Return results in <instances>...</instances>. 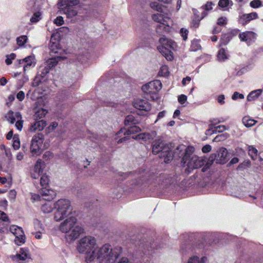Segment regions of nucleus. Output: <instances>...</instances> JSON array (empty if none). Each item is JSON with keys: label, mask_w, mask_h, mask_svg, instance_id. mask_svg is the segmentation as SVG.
<instances>
[{"label": "nucleus", "mask_w": 263, "mask_h": 263, "mask_svg": "<svg viewBox=\"0 0 263 263\" xmlns=\"http://www.w3.org/2000/svg\"><path fill=\"white\" fill-rule=\"evenodd\" d=\"M187 33L188 31L186 29H184L183 28H182L180 30V34H181V36L183 37V40H186L187 37Z\"/></svg>", "instance_id": "4d7b16f0"}, {"label": "nucleus", "mask_w": 263, "mask_h": 263, "mask_svg": "<svg viewBox=\"0 0 263 263\" xmlns=\"http://www.w3.org/2000/svg\"><path fill=\"white\" fill-rule=\"evenodd\" d=\"M212 2H208L205 5L203 6L202 8L207 11L211 10L212 9Z\"/></svg>", "instance_id": "680f3d73"}, {"label": "nucleus", "mask_w": 263, "mask_h": 263, "mask_svg": "<svg viewBox=\"0 0 263 263\" xmlns=\"http://www.w3.org/2000/svg\"><path fill=\"white\" fill-rule=\"evenodd\" d=\"M258 17V14L256 12H252L249 14H245L241 17V20L242 21V24L245 25L251 20L256 19Z\"/></svg>", "instance_id": "412c9836"}, {"label": "nucleus", "mask_w": 263, "mask_h": 263, "mask_svg": "<svg viewBox=\"0 0 263 263\" xmlns=\"http://www.w3.org/2000/svg\"><path fill=\"white\" fill-rule=\"evenodd\" d=\"M44 168V162L41 159L37 160L31 172V177L35 179L39 178L43 174Z\"/></svg>", "instance_id": "f8f14e48"}, {"label": "nucleus", "mask_w": 263, "mask_h": 263, "mask_svg": "<svg viewBox=\"0 0 263 263\" xmlns=\"http://www.w3.org/2000/svg\"><path fill=\"white\" fill-rule=\"evenodd\" d=\"M187 100V97L184 95H181L178 97V102L181 104H184Z\"/></svg>", "instance_id": "5fc2aeb1"}, {"label": "nucleus", "mask_w": 263, "mask_h": 263, "mask_svg": "<svg viewBox=\"0 0 263 263\" xmlns=\"http://www.w3.org/2000/svg\"><path fill=\"white\" fill-rule=\"evenodd\" d=\"M206 14L207 13L204 12L202 13V15L201 17L196 18L195 20H193L192 23L193 26L195 28L198 27L200 20L202 19Z\"/></svg>", "instance_id": "79ce46f5"}, {"label": "nucleus", "mask_w": 263, "mask_h": 263, "mask_svg": "<svg viewBox=\"0 0 263 263\" xmlns=\"http://www.w3.org/2000/svg\"><path fill=\"white\" fill-rule=\"evenodd\" d=\"M46 126V122L43 120L35 121L32 124L29 130L33 132L37 130H42Z\"/></svg>", "instance_id": "a211bd4d"}, {"label": "nucleus", "mask_w": 263, "mask_h": 263, "mask_svg": "<svg viewBox=\"0 0 263 263\" xmlns=\"http://www.w3.org/2000/svg\"><path fill=\"white\" fill-rule=\"evenodd\" d=\"M41 13L40 12H35L33 14V16L30 19V21L31 23H36L40 19Z\"/></svg>", "instance_id": "c03bdc74"}, {"label": "nucleus", "mask_w": 263, "mask_h": 263, "mask_svg": "<svg viewBox=\"0 0 263 263\" xmlns=\"http://www.w3.org/2000/svg\"><path fill=\"white\" fill-rule=\"evenodd\" d=\"M168 69L166 66H162L159 72V75L163 77H166L168 76Z\"/></svg>", "instance_id": "ea45409f"}, {"label": "nucleus", "mask_w": 263, "mask_h": 263, "mask_svg": "<svg viewBox=\"0 0 263 263\" xmlns=\"http://www.w3.org/2000/svg\"><path fill=\"white\" fill-rule=\"evenodd\" d=\"M216 163L224 164L228 160V153L226 148L221 147L217 152Z\"/></svg>", "instance_id": "2eb2a0df"}, {"label": "nucleus", "mask_w": 263, "mask_h": 263, "mask_svg": "<svg viewBox=\"0 0 263 263\" xmlns=\"http://www.w3.org/2000/svg\"><path fill=\"white\" fill-rule=\"evenodd\" d=\"M54 35H52L51 37L50 43L49 44V48L50 49V52L54 54H57V55H61L65 52L64 49H63L60 46L59 43L58 41L53 42Z\"/></svg>", "instance_id": "ddd939ff"}, {"label": "nucleus", "mask_w": 263, "mask_h": 263, "mask_svg": "<svg viewBox=\"0 0 263 263\" xmlns=\"http://www.w3.org/2000/svg\"><path fill=\"white\" fill-rule=\"evenodd\" d=\"M254 36V33L251 31H247L240 33L239 35V38L241 41L248 42L251 40V38Z\"/></svg>", "instance_id": "b1692460"}, {"label": "nucleus", "mask_w": 263, "mask_h": 263, "mask_svg": "<svg viewBox=\"0 0 263 263\" xmlns=\"http://www.w3.org/2000/svg\"><path fill=\"white\" fill-rule=\"evenodd\" d=\"M41 210L44 213H50L53 210L52 203L50 201L46 202L42 205Z\"/></svg>", "instance_id": "7c9ffc66"}, {"label": "nucleus", "mask_w": 263, "mask_h": 263, "mask_svg": "<svg viewBox=\"0 0 263 263\" xmlns=\"http://www.w3.org/2000/svg\"><path fill=\"white\" fill-rule=\"evenodd\" d=\"M0 219L4 221H9V218L7 214L4 212L0 211Z\"/></svg>", "instance_id": "6e6d98bb"}, {"label": "nucleus", "mask_w": 263, "mask_h": 263, "mask_svg": "<svg viewBox=\"0 0 263 263\" xmlns=\"http://www.w3.org/2000/svg\"><path fill=\"white\" fill-rule=\"evenodd\" d=\"M191 48L192 51H197L201 48V46L198 41L194 40L192 43Z\"/></svg>", "instance_id": "37998d69"}, {"label": "nucleus", "mask_w": 263, "mask_h": 263, "mask_svg": "<svg viewBox=\"0 0 263 263\" xmlns=\"http://www.w3.org/2000/svg\"><path fill=\"white\" fill-rule=\"evenodd\" d=\"M133 138L136 140H142L146 142L152 139V136L149 133H142L140 134L135 137H133Z\"/></svg>", "instance_id": "a878e982"}, {"label": "nucleus", "mask_w": 263, "mask_h": 263, "mask_svg": "<svg viewBox=\"0 0 263 263\" xmlns=\"http://www.w3.org/2000/svg\"><path fill=\"white\" fill-rule=\"evenodd\" d=\"M227 138V134H221L217 136L214 139L213 142H218L224 140Z\"/></svg>", "instance_id": "de8ad7c7"}, {"label": "nucleus", "mask_w": 263, "mask_h": 263, "mask_svg": "<svg viewBox=\"0 0 263 263\" xmlns=\"http://www.w3.org/2000/svg\"><path fill=\"white\" fill-rule=\"evenodd\" d=\"M79 3V0H61L58 3V5L67 17L72 18L78 13L77 10L73 6L78 5Z\"/></svg>", "instance_id": "423d86ee"}, {"label": "nucleus", "mask_w": 263, "mask_h": 263, "mask_svg": "<svg viewBox=\"0 0 263 263\" xmlns=\"http://www.w3.org/2000/svg\"><path fill=\"white\" fill-rule=\"evenodd\" d=\"M58 123L56 122H52L48 126V128L50 131H52L58 126Z\"/></svg>", "instance_id": "e2e57ef3"}, {"label": "nucleus", "mask_w": 263, "mask_h": 263, "mask_svg": "<svg viewBox=\"0 0 263 263\" xmlns=\"http://www.w3.org/2000/svg\"><path fill=\"white\" fill-rule=\"evenodd\" d=\"M159 42L161 45L158 47V50L167 60L172 61L174 58L173 54L169 49H174L176 47L175 43L164 36L159 39Z\"/></svg>", "instance_id": "0eeeda50"}, {"label": "nucleus", "mask_w": 263, "mask_h": 263, "mask_svg": "<svg viewBox=\"0 0 263 263\" xmlns=\"http://www.w3.org/2000/svg\"><path fill=\"white\" fill-rule=\"evenodd\" d=\"M52 157V154L51 152L48 151L45 153V154L43 155L44 158L46 159V160H48L50 157Z\"/></svg>", "instance_id": "774afa93"}, {"label": "nucleus", "mask_w": 263, "mask_h": 263, "mask_svg": "<svg viewBox=\"0 0 263 263\" xmlns=\"http://www.w3.org/2000/svg\"><path fill=\"white\" fill-rule=\"evenodd\" d=\"M6 57L7 59H6L5 62L7 65H10L12 63V60L14 59L15 54L14 53H11L10 55H7Z\"/></svg>", "instance_id": "8fccbe9b"}, {"label": "nucleus", "mask_w": 263, "mask_h": 263, "mask_svg": "<svg viewBox=\"0 0 263 263\" xmlns=\"http://www.w3.org/2000/svg\"><path fill=\"white\" fill-rule=\"evenodd\" d=\"M54 23L57 25L60 26L64 24L63 18L62 16L57 17L54 21Z\"/></svg>", "instance_id": "864d4df0"}, {"label": "nucleus", "mask_w": 263, "mask_h": 263, "mask_svg": "<svg viewBox=\"0 0 263 263\" xmlns=\"http://www.w3.org/2000/svg\"><path fill=\"white\" fill-rule=\"evenodd\" d=\"M42 194L43 196L47 197V200H50L52 199L55 196V193L52 190H47L46 189H43L42 191Z\"/></svg>", "instance_id": "cd10ccee"}, {"label": "nucleus", "mask_w": 263, "mask_h": 263, "mask_svg": "<svg viewBox=\"0 0 263 263\" xmlns=\"http://www.w3.org/2000/svg\"><path fill=\"white\" fill-rule=\"evenodd\" d=\"M170 17L167 14H154L152 15V18L155 21L160 24L157 27V32L159 33H162V30L166 29V27L168 26L166 25V20L169 19Z\"/></svg>", "instance_id": "9d476101"}, {"label": "nucleus", "mask_w": 263, "mask_h": 263, "mask_svg": "<svg viewBox=\"0 0 263 263\" xmlns=\"http://www.w3.org/2000/svg\"><path fill=\"white\" fill-rule=\"evenodd\" d=\"M262 3L260 0H253L250 2V6L254 8H257L261 6Z\"/></svg>", "instance_id": "a18cd8bd"}, {"label": "nucleus", "mask_w": 263, "mask_h": 263, "mask_svg": "<svg viewBox=\"0 0 263 263\" xmlns=\"http://www.w3.org/2000/svg\"><path fill=\"white\" fill-rule=\"evenodd\" d=\"M15 257L19 260H24L27 258H30V255L26 249H21L20 253L15 256Z\"/></svg>", "instance_id": "4be33fe9"}, {"label": "nucleus", "mask_w": 263, "mask_h": 263, "mask_svg": "<svg viewBox=\"0 0 263 263\" xmlns=\"http://www.w3.org/2000/svg\"><path fill=\"white\" fill-rule=\"evenodd\" d=\"M152 153L159 155V157L164 159L165 163H168L173 158V153L170 145L161 139L155 140L152 144Z\"/></svg>", "instance_id": "20e7f679"}, {"label": "nucleus", "mask_w": 263, "mask_h": 263, "mask_svg": "<svg viewBox=\"0 0 263 263\" xmlns=\"http://www.w3.org/2000/svg\"><path fill=\"white\" fill-rule=\"evenodd\" d=\"M216 132H222L226 129V126L224 125H219L215 127Z\"/></svg>", "instance_id": "338daca9"}, {"label": "nucleus", "mask_w": 263, "mask_h": 263, "mask_svg": "<svg viewBox=\"0 0 263 263\" xmlns=\"http://www.w3.org/2000/svg\"><path fill=\"white\" fill-rule=\"evenodd\" d=\"M13 147L15 149H18L20 147V142L17 138L15 136L13 138Z\"/></svg>", "instance_id": "09e8293b"}, {"label": "nucleus", "mask_w": 263, "mask_h": 263, "mask_svg": "<svg viewBox=\"0 0 263 263\" xmlns=\"http://www.w3.org/2000/svg\"><path fill=\"white\" fill-rule=\"evenodd\" d=\"M10 232L15 235L14 241L17 245H21L25 242V235L22 229L16 226H12L10 228Z\"/></svg>", "instance_id": "9b49d317"}, {"label": "nucleus", "mask_w": 263, "mask_h": 263, "mask_svg": "<svg viewBox=\"0 0 263 263\" xmlns=\"http://www.w3.org/2000/svg\"><path fill=\"white\" fill-rule=\"evenodd\" d=\"M227 20L225 17H220L218 20L217 24L219 25H223L226 24Z\"/></svg>", "instance_id": "69168bd1"}, {"label": "nucleus", "mask_w": 263, "mask_h": 263, "mask_svg": "<svg viewBox=\"0 0 263 263\" xmlns=\"http://www.w3.org/2000/svg\"><path fill=\"white\" fill-rule=\"evenodd\" d=\"M141 131L140 127L137 126H133L130 127L129 129L126 130L125 129H121L118 133L117 135L123 134L124 135H130L134 134Z\"/></svg>", "instance_id": "f3484780"}, {"label": "nucleus", "mask_w": 263, "mask_h": 263, "mask_svg": "<svg viewBox=\"0 0 263 263\" xmlns=\"http://www.w3.org/2000/svg\"><path fill=\"white\" fill-rule=\"evenodd\" d=\"M44 81L45 79L43 78V76L37 74L34 78L31 83V86L34 87H37Z\"/></svg>", "instance_id": "473e14b6"}, {"label": "nucleus", "mask_w": 263, "mask_h": 263, "mask_svg": "<svg viewBox=\"0 0 263 263\" xmlns=\"http://www.w3.org/2000/svg\"><path fill=\"white\" fill-rule=\"evenodd\" d=\"M138 123L139 121L132 115L126 116L124 120V123L126 126H128L130 124H136Z\"/></svg>", "instance_id": "c85d7f7f"}, {"label": "nucleus", "mask_w": 263, "mask_h": 263, "mask_svg": "<svg viewBox=\"0 0 263 263\" xmlns=\"http://www.w3.org/2000/svg\"><path fill=\"white\" fill-rule=\"evenodd\" d=\"M206 258L203 257L201 258L197 256H193L190 258L187 263H205Z\"/></svg>", "instance_id": "2f4dec72"}, {"label": "nucleus", "mask_w": 263, "mask_h": 263, "mask_svg": "<svg viewBox=\"0 0 263 263\" xmlns=\"http://www.w3.org/2000/svg\"><path fill=\"white\" fill-rule=\"evenodd\" d=\"M34 56H28L25 58L24 59L20 60L19 61L20 64H22L23 63H26V64L24 65V70L25 71L26 70V68L28 66H30L32 65L33 62H34Z\"/></svg>", "instance_id": "5701e85b"}, {"label": "nucleus", "mask_w": 263, "mask_h": 263, "mask_svg": "<svg viewBox=\"0 0 263 263\" xmlns=\"http://www.w3.org/2000/svg\"><path fill=\"white\" fill-rule=\"evenodd\" d=\"M16 98L20 101H23L25 98V93L23 91H19L16 95Z\"/></svg>", "instance_id": "13d9d810"}, {"label": "nucleus", "mask_w": 263, "mask_h": 263, "mask_svg": "<svg viewBox=\"0 0 263 263\" xmlns=\"http://www.w3.org/2000/svg\"><path fill=\"white\" fill-rule=\"evenodd\" d=\"M238 98L240 99H243L244 96L241 93H239L237 92H235L232 96V99L236 100V99H238Z\"/></svg>", "instance_id": "bf43d9fd"}, {"label": "nucleus", "mask_w": 263, "mask_h": 263, "mask_svg": "<svg viewBox=\"0 0 263 263\" xmlns=\"http://www.w3.org/2000/svg\"><path fill=\"white\" fill-rule=\"evenodd\" d=\"M151 7L154 10L161 13H164V8H165L161 4L157 2H153L151 4Z\"/></svg>", "instance_id": "72a5a7b5"}, {"label": "nucleus", "mask_w": 263, "mask_h": 263, "mask_svg": "<svg viewBox=\"0 0 263 263\" xmlns=\"http://www.w3.org/2000/svg\"><path fill=\"white\" fill-rule=\"evenodd\" d=\"M139 247L144 252L149 251L154 248L152 242L145 239L140 240Z\"/></svg>", "instance_id": "6ab92c4d"}, {"label": "nucleus", "mask_w": 263, "mask_h": 263, "mask_svg": "<svg viewBox=\"0 0 263 263\" xmlns=\"http://www.w3.org/2000/svg\"><path fill=\"white\" fill-rule=\"evenodd\" d=\"M134 107L141 110L148 111L151 110V106L150 104L146 101L142 99H137L134 102Z\"/></svg>", "instance_id": "4468645a"}, {"label": "nucleus", "mask_w": 263, "mask_h": 263, "mask_svg": "<svg viewBox=\"0 0 263 263\" xmlns=\"http://www.w3.org/2000/svg\"><path fill=\"white\" fill-rule=\"evenodd\" d=\"M212 149L211 146L209 144H206L203 146L202 148V151L204 153H206L210 152Z\"/></svg>", "instance_id": "052dcab7"}, {"label": "nucleus", "mask_w": 263, "mask_h": 263, "mask_svg": "<svg viewBox=\"0 0 263 263\" xmlns=\"http://www.w3.org/2000/svg\"><path fill=\"white\" fill-rule=\"evenodd\" d=\"M217 158V154L216 153H213L211 154L210 157H209V159L207 161V162L205 164V167H204L202 170L203 171H205V170L208 168L214 162V161L216 162V159Z\"/></svg>", "instance_id": "bb28decb"}, {"label": "nucleus", "mask_w": 263, "mask_h": 263, "mask_svg": "<svg viewBox=\"0 0 263 263\" xmlns=\"http://www.w3.org/2000/svg\"><path fill=\"white\" fill-rule=\"evenodd\" d=\"M56 211L54 213V219L57 221H61L69 216L72 212L70 201L66 199H61L54 203Z\"/></svg>", "instance_id": "39448f33"}, {"label": "nucleus", "mask_w": 263, "mask_h": 263, "mask_svg": "<svg viewBox=\"0 0 263 263\" xmlns=\"http://www.w3.org/2000/svg\"><path fill=\"white\" fill-rule=\"evenodd\" d=\"M18 120L15 123L16 127L19 130H21L23 127V121L21 120V119H18Z\"/></svg>", "instance_id": "0e129e2a"}, {"label": "nucleus", "mask_w": 263, "mask_h": 263, "mask_svg": "<svg viewBox=\"0 0 263 263\" xmlns=\"http://www.w3.org/2000/svg\"><path fill=\"white\" fill-rule=\"evenodd\" d=\"M249 154L250 156L254 159L257 156V150L252 146L248 147Z\"/></svg>", "instance_id": "58836bf2"}, {"label": "nucleus", "mask_w": 263, "mask_h": 263, "mask_svg": "<svg viewBox=\"0 0 263 263\" xmlns=\"http://www.w3.org/2000/svg\"><path fill=\"white\" fill-rule=\"evenodd\" d=\"M177 149L184 151L181 164L183 167L186 166L188 171L190 172L194 169L201 167L204 164L205 161L203 158L194 154V147H186L185 145H181L178 147Z\"/></svg>", "instance_id": "f03ea898"}, {"label": "nucleus", "mask_w": 263, "mask_h": 263, "mask_svg": "<svg viewBox=\"0 0 263 263\" xmlns=\"http://www.w3.org/2000/svg\"><path fill=\"white\" fill-rule=\"evenodd\" d=\"M48 111L46 109L40 108L35 112L33 115L34 119L35 120L41 119L44 118L47 114Z\"/></svg>", "instance_id": "393cba45"}, {"label": "nucleus", "mask_w": 263, "mask_h": 263, "mask_svg": "<svg viewBox=\"0 0 263 263\" xmlns=\"http://www.w3.org/2000/svg\"><path fill=\"white\" fill-rule=\"evenodd\" d=\"M127 136L128 135H124L123 134L118 136L117 135V137L115 138V140H117L118 143H121L128 140L129 138Z\"/></svg>", "instance_id": "4c0bfd02"}, {"label": "nucleus", "mask_w": 263, "mask_h": 263, "mask_svg": "<svg viewBox=\"0 0 263 263\" xmlns=\"http://www.w3.org/2000/svg\"><path fill=\"white\" fill-rule=\"evenodd\" d=\"M5 118L11 124H13L16 119H21L22 116L20 112H17L14 114L12 111L10 110L5 115Z\"/></svg>", "instance_id": "aec40b11"}, {"label": "nucleus", "mask_w": 263, "mask_h": 263, "mask_svg": "<svg viewBox=\"0 0 263 263\" xmlns=\"http://www.w3.org/2000/svg\"><path fill=\"white\" fill-rule=\"evenodd\" d=\"M229 4V0H220L218 3V5L221 8H224L228 6Z\"/></svg>", "instance_id": "603ef678"}, {"label": "nucleus", "mask_w": 263, "mask_h": 263, "mask_svg": "<svg viewBox=\"0 0 263 263\" xmlns=\"http://www.w3.org/2000/svg\"><path fill=\"white\" fill-rule=\"evenodd\" d=\"M217 58L219 61H224L228 59V55L223 48H221L219 50L217 54Z\"/></svg>", "instance_id": "e433bc0d"}, {"label": "nucleus", "mask_w": 263, "mask_h": 263, "mask_svg": "<svg viewBox=\"0 0 263 263\" xmlns=\"http://www.w3.org/2000/svg\"><path fill=\"white\" fill-rule=\"evenodd\" d=\"M162 88L160 81L156 80L151 81L142 87L143 91L147 94L156 95Z\"/></svg>", "instance_id": "1a4fd4ad"}, {"label": "nucleus", "mask_w": 263, "mask_h": 263, "mask_svg": "<svg viewBox=\"0 0 263 263\" xmlns=\"http://www.w3.org/2000/svg\"><path fill=\"white\" fill-rule=\"evenodd\" d=\"M27 37L26 35H22L17 38V44L18 46H23L26 42Z\"/></svg>", "instance_id": "a19ab883"}, {"label": "nucleus", "mask_w": 263, "mask_h": 263, "mask_svg": "<svg viewBox=\"0 0 263 263\" xmlns=\"http://www.w3.org/2000/svg\"><path fill=\"white\" fill-rule=\"evenodd\" d=\"M78 250L85 254L86 263H128L127 257H121V248H112L108 243L98 247L96 239L91 236H86L79 241Z\"/></svg>", "instance_id": "f257e3e1"}, {"label": "nucleus", "mask_w": 263, "mask_h": 263, "mask_svg": "<svg viewBox=\"0 0 263 263\" xmlns=\"http://www.w3.org/2000/svg\"><path fill=\"white\" fill-rule=\"evenodd\" d=\"M49 179L47 175H43L40 179V184L43 189H46L48 185Z\"/></svg>", "instance_id": "c9c22d12"}, {"label": "nucleus", "mask_w": 263, "mask_h": 263, "mask_svg": "<svg viewBox=\"0 0 263 263\" xmlns=\"http://www.w3.org/2000/svg\"><path fill=\"white\" fill-rule=\"evenodd\" d=\"M256 122V121H255L253 119H250L249 117H245L242 119V123L246 127H248L254 125Z\"/></svg>", "instance_id": "f704fd0d"}, {"label": "nucleus", "mask_w": 263, "mask_h": 263, "mask_svg": "<svg viewBox=\"0 0 263 263\" xmlns=\"http://www.w3.org/2000/svg\"><path fill=\"white\" fill-rule=\"evenodd\" d=\"M261 89H257L251 92L247 97V100L249 101H252L257 98L261 93Z\"/></svg>", "instance_id": "c756f323"}, {"label": "nucleus", "mask_w": 263, "mask_h": 263, "mask_svg": "<svg viewBox=\"0 0 263 263\" xmlns=\"http://www.w3.org/2000/svg\"><path fill=\"white\" fill-rule=\"evenodd\" d=\"M66 59V57L61 56V55H56L54 58H51L49 59L46 61V67H48L50 69L53 67H54L57 65L58 62L61 60H64Z\"/></svg>", "instance_id": "dca6fc26"}, {"label": "nucleus", "mask_w": 263, "mask_h": 263, "mask_svg": "<svg viewBox=\"0 0 263 263\" xmlns=\"http://www.w3.org/2000/svg\"><path fill=\"white\" fill-rule=\"evenodd\" d=\"M60 224L59 230L63 233L69 234L67 238L70 241H73L84 232L83 228L77 224V219L73 216L67 217Z\"/></svg>", "instance_id": "7ed1b4c3"}, {"label": "nucleus", "mask_w": 263, "mask_h": 263, "mask_svg": "<svg viewBox=\"0 0 263 263\" xmlns=\"http://www.w3.org/2000/svg\"><path fill=\"white\" fill-rule=\"evenodd\" d=\"M43 140L44 136L41 133L33 137L30 145V152L33 156L38 155L41 153V146Z\"/></svg>", "instance_id": "6e6552de"}, {"label": "nucleus", "mask_w": 263, "mask_h": 263, "mask_svg": "<svg viewBox=\"0 0 263 263\" xmlns=\"http://www.w3.org/2000/svg\"><path fill=\"white\" fill-rule=\"evenodd\" d=\"M214 124L211 122V123L209 125V129H208L205 133L206 135H212L214 133H216L215 128L213 129Z\"/></svg>", "instance_id": "49530a36"}, {"label": "nucleus", "mask_w": 263, "mask_h": 263, "mask_svg": "<svg viewBox=\"0 0 263 263\" xmlns=\"http://www.w3.org/2000/svg\"><path fill=\"white\" fill-rule=\"evenodd\" d=\"M49 68L45 66L42 70L41 73H38L37 74L40 76H43V78L44 79L45 78V76L47 75V73L49 72Z\"/></svg>", "instance_id": "3c124183"}]
</instances>
